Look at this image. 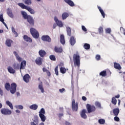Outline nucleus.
<instances>
[{
	"mask_svg": "<svg viewBox=\"0 0 125 125\" xmlns=\"http://www.w3.org/2000/svg\"><path fill=\"white\" fill-rule=\"evenodd\" d=\"M73 62L74 65H76L78 67H80L81 58L79 55V53L74 54L73 55Z\"/></svg>",
	"mask_w": 125,
	"mask_h": 125,
	"instance_id": "obj_1",
	"label": "nucleus"
},
{
	"mask_svg": "<svg viewBox=\"0 0 125 125\" xmlns=\"http://www.w3.org/2000/svg\"><path fill=\"white\" fill-rule=\"evenodd\" d=\"M45 114V110H44V108H42L39 111V117L41 118L42 122H45V120H46V117L44 115Z\"/></svg>",
	"mask_w": 125,
	"mask_h": 125,
	"instance_id": "obj_2",
	"label": "nucleus"
},
{
	"mask_svg": "<svg viewBox=\"0 0 125 125\" xmlns=\"http://www.w3.org/2000/svg\"><path fill=\"white\" fill-rule=\"evenodd\" d=\"M30 33L34 39H39L40 34H39V32H38L36 29L31 28L30 29Z\"/></svg>",
	"mask_w": 125,
	"mask_h": 125,
	"instance_id": "obj_3",
	"label": "nucleus"
},
{
	"mask_svg": "<svg viewBox=\"0 0 125 125\" xmlns=\"http://www.w3.org/2000/svg\"><path fill=\"white\" fill-rule=\"evenodd\" d=\"M17 87V84L16 83H12L10 87V92L12 94H14L16 92V88Z\"/></svg>",
	"mask_w": 125,
	"mask_h": 125,
	"instance_id": "obj_4",
	"label": "nucleus"
},
{
	"mask_svg": "<svg viewBox=\"0 0 125 125\" xmlns=\"http://www.w3.org/2000/svg\"><path fill=\"white\" fill-rule=\"evenodd\" d=\"M1 113L3 115H11L12 111H11V110H9L8 108H2L1 109Z\"/></svg>",
	"mask_w": 125,
	"mask_h": 125,
	"instance_id": "obj_5",
	"label": "nucleus"
},
{
	"mask_svg": "<svg viewBox=\"0 0 125 125\" xmlns=\"http://www.w3.org/2000/svg\"><path fill=\"white\" fill-rule=\"evenodd\" d=\"M72 109L73 112H77L78 111V103H76L75 99L72 100Z\"/></svg>",
	"mask_w": 125,
	"mask_h": 125,
	"instance_id": "obj_6",
	"label": "nucleus"
},
{
	"mask_svg": "<svg viewBox=\"0 0 125 125\" xmlns=\"http://www.w3.org/2000/svg\"><path fill=\"white\" fill-rule=\"evenodd\" d=\"M86 108L87 109V111L89 114L92 112H94V111H95L96 110L95 106H91L89 104H87L86 105Z\"/></svg>",
	"mask_w": 125,
	"mask_h": 125,
	"instance_id": "obj_7",
	"label": "nucleus"
},
{
	"mask_svg": "<svg viewBox=\"0 0 125 125\" xmlns=\"http://www.w3.org/2000/svg\"><path fill=\"white\" fill-rule=\"evenodd\" d=\"M41 40L43 42H51V39L48 35H44L42 36L41 38Z\"/></svg>",
	"mask_w": 125,
	"mask_h": 125,
	"instance_id": "obj_8",
	"label": "nucleus"
},
{
	"mask_svg": "<svg viewBox=\"0 0 125 125\" xmlns=\"http://www.w3.org/2000/svg\"><path fill=\"white\" fill-rule=\"evenodd\" d=\"M26 19L27 20V22H28L31 26H34V25H35L34 19L31 16H28V18Z\"/></svg>",
	"mask_w": 125,
	"mask_h": 125,
	"instance_id": "obj_9",
	"label": "nucleus"
},
{
	"mask_svg": "<svg viewBox=\"0 0 125 125\" xmlns=\"http://www.w3.org/2000/svg\"><path fill=\"white\" fill-rule=\"evenodd\" d=\"M54 20L57 25V26H59V27H63V23H62V21H59L58 19L56 17H54Z\"/></svg>",
	"mask_w": 125,
	"mask_h": 125,
	"instance_id": "obj_10",
	"label": "nucleus"
},
{
	"mask_svg": "<svg viewBox=\"0 0 125 125\" xmlns=\"http://www.w3.org/2000/svg\"><path fill=\"white\" fill-rule=\"evenodd\" d=\"M27 62L26 61H23L21 63V67H20V72L21 73H22L21 71V70H24L25 69V67H26V63Z\"/></svg>",
	"mask_w": 125,
	"mask_h": 125,
	"instance_id": "obj_11",
	"label": "nucleus"
},
{
	"mask_svg": "<svg viewBox=\"0 0 125 125\" xmlns=\"http://www.w3.org/2000/svg\"><path fill=\"white\" fill-rule=\"evenodd\" d=\"M23 80L25 83H29L30 82V75L28 74L25 75L23 77Z\"/></svg>",
	"mask_w": 125,
	"mask_h": 125,
	"instance_id": "obj_12",
	"label": "nucleus"
},
{
	"mask_svg": "<svg viewBox=\"0 0 125 125\" xmlns=\"http://www.w3.org/2000/svg\"><path fill=\"white\" fill-rule=\"evenodd\" d=\"M38 88L41 90L42 93L44 92V89L43 88V85H42V82H41L39 83Z\"/></svg>",
	"mask_w": 125,
	"mask_h": 125,
	"instance_id": "obj_13",
	"label": "nucleus"
},
{
	"mask_svg": "<svg viewBox=\"0 0 125 125\" xmlns=\"http://www.w3.org/2000/svg\"><path fill=\"white\" fill-rule=\"evenodd\" d=\"M12 42H13V41L11 40L7 39L6 40L5 44L7 46H8V47H11V43H12Z\"/></svg>",
	"mask_w": 125,
	"mask_h": 125,
	"instance_id": "obj_14",
	"label": "nucleus"
},
{
	"mask_svg": "<svg viewBox=\"0 0 125 125\" xmlns=\"http://www.w3.org/2000/svg\"><path fill=\"white\" fill-rule=\"evenodd\" d=\"M39 54L41 57H44L46 55V52L43 50H40L39 51Z\"/></svg>",
	"mask_w": 125,
	"mask_h": 125,
	"instance_id": "obj_15",
	"label": "nucleus"
},
{
	"mask_svg": "<svg viewBox=\"0 0 125 125\" xmlns=\"http://www.w3.org/2000/svg\"><path fill=\"white\" fill-rule=\"evenodd\" d=\"M23 39L25 42H32V38L28 37L27 35H24L23 36Z\"/></svg>",
	"mask_w": 125,
	"mask_h": 125,
	"instance_id": "obj_16",
	"label": "nucleus"
},
{
	"mask_svg": "<svg viewBox=\"0 0 125 125\" xmlns=\"http://www.w3.org/2000/svg\"><path fill=\"white\" fill-rule=\"evenodd\" d=\"M85 113H86V110L85 109H83L81 114V116L82 118H83V119H86V118H87V116H86V114H85Z\"/></svg>",
	"mask_w": 125,
	"mask_h": 125,
	"instance_id": "obj_17",
	"label": "nucleus"
},
{
	"mask_svg": "<svg viewBox=\"0 0 125 125\" xmlns=\"http://www.w3.org/2000/svg\"><path fill=\"white\" fill-rule=\"evenodd\" d=\"M42 58L38 57L36 59L35 62L36 64H37V65H42Z\"/></svg>",
	"mask_w": 125,
	"mask_h": 125,
	"instance_id": "obj_18",
	"label": "nucleus"
},
{
	"mask_svg": "<svg viewBox=\"0 0 125 125\" xmlns=\"http://www.w3.org/2000/svg\"><path fill=\"white\" fill-rule=\"evenodd\" d=\"M13 53L14 55L16 56L17 60H18V61H19V62H21V61H22V59L19 57L18 53H17L16 51H14Z\"/></svg>",
	"mask_w": 125,
	"mask_h": 125,
	"instance_id": "obj_19",
	"label": "nucleus"
},
{
	"mask_svg": "<svg viewBox=\"0 0 125 125\" xmlns=\"http://www.w3.org/2000/svg\"><path fill=\"white\" fill-rule=\"evenodd\" d=\"M7 70L10 74H15V70H14L12 67L8 66L7 67Z\"/></svg>",
	"mask_w": 125,
	"mask_h": 125,
	"instance_id": "obj_20",
	"label": "nucleus"
},
{
	"mask_svg": "<svg viewBox=\"0 0 125 125\" xmlns=\"http://www.w3.org/2000/svg\"><path fill=\"white\" fill-rule=\"evenodd\" d=\"M64 1L69 4L70 6H75V3H74V2L71 0H64Z\"/></svg>",
	"mask_w": 125,
	"mask_h": 125,
	"instance_id": "obj_21",
	"label": "nucleus"
},
{
	"mask_svg": "<svg viewBox=\"0 0 125 125\" xmlns=\"http://www.w3.org/2000/svg\"><path fill=\"white\" fill-rule=\"evenodd\" d=\"M54 50L55 51V52H57L58 53H61V52H62V51H63V49H62V47H55L54 48Z\"/></svg>",
	"mask_w": 125,
	"mask_h": 125,
	"instance_id": "obj_22",
	"label": "nucleus"
},
{
	"mask_svg": "<svg viewBox=\"0 0 125 125\" xmlns=\"http://www.w3.org/2000/svg\"><path fill=\"white\" fill-rule=\"evenodd\" d=\"M21 15L22 16L24 19H27L29 18V16H28L27 13L24 11H21Z\"/></svg>",
	"mask_w": 125,
	"mask_h": 125,
	"instance_id": "obj_23",
	"label": "nucleus"
},
{
	"mask_svg": "<svg viewBox=\"0 0 125 125\" xmlns=\"http://www.w3.org/2000/svg\"><path fill=\"white\" fill-rule=\"evenodd\" d=\"M113 113L115 116H117L120 113V109L119 108H115L113 110Z\"/></svg>",
	"mask_w": 125,
	"mask_h": 125,
	"instance_id": "obj_24",
	"label": "nucleus"
},
{
	"mask_svg": "<svg viewBox=\"0 0 125 125\" xmlns=\"http://www.w3.org/2000/svg\"><path fill=\"white\" fill-rule=\"evenodd\" d=\"M70 42L71 45H74L75 43H76V39H75V38L74 37H71L70 39Z\"/></svg>",
	"mask_w": 125,
	"mask_h": 125,
	"instance_id": "obj_25",
	"label": "nucleus"
},
{
	"mask_svg": "<svg viewBox=\"0 0 125 125\" xmlns=\"http://www.w3.org/2000/svg\"><path fill=\"white\" fill-rule=\"evenodd\" d=\"M114 68L115 69H117V70H121V69H122V67L121 66V65L119 63L114 62Z\"/></svg>",
	"mask_w": 125,
	"mask_h": 125,
	"instance_id": "obj_26",
	"label": "nucleus"
},
{
	"mask_svg": "<svg viewBox=\"0 0 125 125\" xmlns=\"http://www.w3.org/2000/svg\"><path fill=\"white\" fill-rule=\"evenodd\" d=\"M7 13L9 17H10L11 18H13V17H14L13 14L12 13V11H11V10L9 8L8 9Z\"/></svg>",
	"mask_w": 125,
	"mask_h": 125,
	"instance_id": "obj_27",
	"label": "nucleus"
},
{
	"mask_svg": "<svg viewBox=\"0 0 125 125\" xmlns=\"http://www.w3.org/2000/svg\"><path fill=\"white\" fill-rule=\"evenodd\" d=\"M60 42L62 44H64L65 43V37L63 35H61L60 37Z\"/></svg>",
	"mask_w": 125,
	"mask_h": 125,
	"instance_id": "obj_28",
	"label": "nucleus"
},
{
	"mask_svg": "<svg viewBox=\"0 0 125 125\" xmlns=\"http://www.w3.org/2000/svg\"><path fill=\"white\" fill-rule=\"evenodd\" d=\"M4 86H5V88L6 90H7L8 91H9V90H10L11 85L9 83H6L5 84Z\"/></svg>",
	"mask_w": 125,
	"mask_h": 125,
	"instance_id": "obj_29",
	"label": "nucleus"
},
{
	"mask_svg": "<svg viewBox=\"0 0 125 125\" xmlns=\"http://www.w3.org/2000/svg\"><path fill=\"white\" fill-rule=\"evenodd\" d=\"M29 108L31 110H37L38 109V104H33L29 106Z\"/></svg>",
	"mask_w": 125,
	"mask_h": 125,
	"instance_id": "obj_30",
	"label": "nucleus"
},
{
	"mask_svg": "<svg viewBox=\"0 0 125 125\" xmlns=\"http://www.w3.org/2000/svg\"><path fill=\"white\" fill-rule=\"evenodd\" d=\"M13 67L15 70H18L20 67V65L18 63H14L13 65Z\"/></svg>",
	"mask_w": 125,
	"mask_h": 125,
	"instance_id": "obj_31",
	"label": "nucleus"
},
{
	"mask_svg": "<svg viewBox=\"0 0 125 125\" xmlns=\"http://www.w3.org/2000/svg\"><path fill=\"white\" fill-rule=\"evenodd\" d=\"M26 10H28L30 13L31 14H35V10L34 9L31 8L30 7H26Z\"/></svg>",
	"mask_w": 125,
	"mask_h": 125,
	"instance_id": "obj_32",
	"label": "nucleus"
},
{
	"mask_svg": "<svg viewBox=\"0 0 125 125\" xmlns=\"http://www.w3.org/2000/svg\"><path fill=\"white\" fill-rule=\"evenodd\" d=\"M98 8L100 11V13H101L103 18H105V13L104 12V11H103L101 7L99 6L98 7Z\"/></svg>",
	"mask_w": 125,
	"mask_h": 125,
	"instance_id": "obj_33",
	"label": "nucleus"
},
{
	"mask_svg": "<svg viewBox=\"0 0 125 125\" xmlns=\"http://www.w3.org/2000/svg\"><path fill=\"white\" fill-rule=\"evenodd\" d=\"M69 17V14L68 13H63L62 15V18L63 20L66 19L67 17Z\"/></svg>",
	"mask_w": 125,
	"mask_h": 125,
	"instance_id": "obj_34",
	"label": "nucleus"
},
{
	"mask_svg": "<svg viewBox=\"0 0 125 125\" xmlns=\"http://www.w3.org/2000/svg\"><path fill=\"white\" fill-rule=\"evenodd\" d=\"M66 31H67L68 36H69V37H71V35H72L71 28L69 27H66Z\"/></svg>",
	"mask_w": 125,
	"mask_h": 125,
	"instance_id": "obj_35",
	"label": "nucleus"
},
{
	"mask_svg": "<svg viewBox=\"0 0 125 125\" xmlns=\"http://www.w3.org/2000/svg\"><path fill=\"white\" fill-rule=\"evenodd\" d=\"M6 104L8 106L10 107V108H11V109H12V110H13V105L10 102H9V101H7Z\"/></svg>",
	"mask_w": 125,
	"mask_h": 125,
	"instance_id": "obj_36",
	"label": "nucleus"
},
{
	"mask_svg": "<svg viewBox=\"0 0 125 125\" xmlns=\"http://www.w3.org/2000/svg\"><path fill=\"white\" fill-rule=\"evenodd\" d=\"M18 4L19 6H20V7H21V8H23L24 9H26L27 7H28V6L25 5L24 4L22 3H19Z\"/></svg>",
	"mask_w": 125,
	"mask_h": 125,
	"instance_id": "obj_37",
	"label": "nucleus"
},
{
	"mask_svg": "<svg viewBox=\"0 0 125 125\" xmlns=\"http://www.w3.org/2000/svg\"><path fill=\"white\" fill-rule=\"evenodd\" d=\"M100 76H102V77H105V76H107V72L105 70L102 71L100 73Z\"/></svg>",
	"mask_w": 125,
	"mask_h": 125,
	"instance_id": "obj_38",
	"label": "nucleus"
},
{
	"mask_svg": "<svg viewBox=\"0 0 125 125\" xmlns=\"http://www.w3.org/2000/svg\"><path fill=\"white\" fill-rule=\"evenodd\" d=\"M12 32L13 33V34H14V35H16V37H18V33H17V32L15 31V28H14L13 27H12Z\"/></svg>",
	"mask_w": 125,
	"mask_h": 125,
	"instance_id": "obj_39",
	"label": "nucleus"
},
{
	"mask_svg": "<svg viewBox=\"0 0 125 125\" xmlns=\"http://www.w3.org/2000/svg\"><path fill=\"white\" fill-rule=\"evenodd\" d=\"M84 48L85 49H89L90 48V45L88 43H85L83 45Z\"/></svg>",
	"mask_w": 125,
	"mask_h": 125,
	"instance_id": "obj_40",
	"label": "nucleus"
},
{
	"mask_svg": "<svg viewBox=\"0 0 125 125\" xmlns=\"http://www.w3.org/2000/svg\"><path fill=\"white\" fill-rule=\"evenodd\" d=\"M60 72L62 73V74H65V73L66 72V68L64 67H61Z\"/></svg>",
	"mask_w": 125,
	"mask_h": 125,
	"instance_id": "obj_41",
	"label": "nucleus"
},
{
	"mask_svg": "<svg viewBox=\"0 0 125 125\" xmlns=\"http://www.w3.org/2000/svg\"><path fill=\"white\" fill-rule=\"evenodd\" d=\"M111 102H112V104H114V105H116L117 104V99H116V98L113 97L112 98Z\"/></svg>",
	"mask_w": 125,
	"mask_h": 125,
	"instance_id": "obj_42",
	"label": "nucleus"
},
{
	"mask_svg": "<svg viewBox=\"0 0 125 125\" xmlns=\"http://www.w3.org/2000/svg\"><path fill=\"white\" fill-rule=\"evenodd\" d=\"M16 109H20V110H23V105H15Z\"/></svg>",
	"mask_w": 125,
	"mask_h": 125,
	"instance_id": "obj_43",
	"label": "nucleus"
},
{
	"mask_svg": "<svg viewBox=\"0 0 125 125\" xmlns=\"http://www.w3.org/2000/svg\"><path fill=\"white\" fill-rule=\"evenodd\" d=\"M24 3L25 4H28V5H31V4H32V1L31 0H25L24 1Z\"/></svg>",
	"mask_w": 125,
	"mask_h": 125,
	"instance_id": "obj_44",
	"label": "nucleus"
},
{
	"mask_svg": "<svg viewBox=\"0 0 125 125\" xmlns=\"http://www.w3.org/2000/svg\"><path fill=\"white\" fill-rule=\"evenodd\" d=\"M95 106H96V107H98V108L101 109V104H100V103L98 102H96L95 103Z\"/></svg>",
	"mask_w": 125,
	"mask_h": 125,
	"instance_id": "obj_45",
	"label": "nucleus"
},
{
	"mask_svg": "<svg viewBox=\"0 0 125 125\" xmlns=\"http://www.w3.org/2000/svg\"><path fill=\"white\" fill-rule=\"evenodd\" d=\"M49 58L52 61H55V60H56V58H55V56H54L53 55H50V57H49Z\"/></svg>",
	"mask_w": 125,
	"mask_h": 125,
	"instance_id": "obj_46",
	"label": "nucleus"
},
{
	"mask_svg": "<svg viewBox=\"0 0 125 125\" xmlns=\"http://www.w3.org/2000/svg\"><path fill=\"white\" fill-rule=\"evenodd\" d=\"M99 123L100 125H104L105 124V120L104 119H99Z\"/></svg>",
	"mask_w": 125,
	"mask_h": 125,
	"instance_id": "obj_47",
	"label": "nucleus"
},
{
	"mask_svg": "<svg viewBox=\"0 0 125 125\" xmlns=\"http://www.w3.org/2000/svg\"><path fill=\"white\" fill-rule=\"evenodd\" d=\"M0 21L2 22V23L4 22V19H3V15L2 14L0 15Z\"/></svg>",
	"mask_w": 125,
	"mask_h": 125,
	"instance_id": "obj_48",
	"label": "nucleus"
},
{
	"mask_svg": "<svg viewBox=\"0 0 125 125\" xmlns=\"http://www.w3.org/2000/svg\"><path fill=\"white\" fill-rule=\"evenodd\" d=\"M99 34H102L103 33V27H100L98 29Z\"/></svg>",
	"mask_w": 125,
	"mask_h": 125,
	"instance_id": "obj_49",
	"label": "nucleus"
},
{
	"mask_svg": "<svg viewBox=\"0 0 125 125\" xmlns=\"http://www.w3.org/2000/svg\"><path fill=\"white\" fill-rule=\"evenodd\" d=\"M55 74L56 76H58V66H56L55 68Z\"/></svg>",
	"mask_w": 125,
	"mask_h": 125,
	"instance_id": "obj_50",
	"label": "nucleus"
},
{
	"mask_svg": "<svg viewBox=\"0 0 125 125\" xmlns=\"http://www.w3.org/2000/svg\"><path fill=\"white\" fill-rule=\"evenodd\" d=\"M114 120L115 121V122H120V118L117 116H115L114 118Z\"/></svg>",
	"mask_w": 125,
	"mask_h": 125,
	"instance_id": "obj_51",
	"label": "nucleus"
},
{
	"mask_svg": "<svg viewBox=\"0 0 125 125\" xmlns=\"http://www.w3.org/2000/svg\"><path fill=\"white\" fill-rule=\"evenodd\" d=\"M106 33H107V34H110L111 33V29L110 28H107L105 29Z\"/></svg>",
	"mask_w": 125,
	"mask_h": 125,
	"instance_id": "obj_52",
	"label": "nucleus"
},
{
	"mask_svg": "<svg viewBox=\"0 0 125 125\" xmlns=\"http://www.w3.org/2000/svg\"><path fill=\"white\" fill-rule=\"evenodd\" d=\"M82 28L83 31L84 32H86L87 30H86V28H85V27L83 25L82 26Z\"/></svg>",
	"mask_w": 125,
	"mask_h": 125,
	"instance_id": "obj_53",
	"label": "nucleus"
},
{
	"mask_svg": "<svg viewBox=\"0 0 125 125\" xmlns=\"http://www.w3.org/2000/svg\"><path fill=\"white\" fill-rule=\"evenodd\" d=\"M59 91L61 92V93H63V91H65V89L63 88L62 89H60Z\"/></svg>",
	"mask_w": 125,
	"mask_h": 125,
	"instance_id": "obj_54",
	"label": "nucleus"
},
{
	"mask_svg": "<svg viewBox=\"0 0 125 125\" xmlns=\"http://www.w3.org/2000/svg\"><path fill=\"white\" fill-rule=\"evenodd\" d=\"M33 123H35L36 125H39V120L36 119L34 120Z\"/></svg>",
	"mask_w": 125,
	"mask_h": 125,
	"instance_id": "obj_55",
	"label": "nucleus"
},
{
	"mask_svg": "<svg viewBox=\"0 0 125 125\" xmlns=\"http://www.w3.org/2000/svg\"><path fill=\"white\" fill-rule=\"evenodd\" d=\"M96 59L97 60H100V55H96Z\"/></svg>",
	"mask_w": 125,
	"mask_h": 125,
	"instance_id": "obj_56",
	"label": "nucleus"
},
{
	"mask_svg": "<svg viewBox=\"0 0 125 125\" xmlns=\"http://www.w3.org/2000/svg\"><path fill=\"white\" fill-rule=\"evenodd\" d=\"M0 94L1 96H2L3 95V91L2 90H1V88H0Z\"/></svg>",
	"mask_w": 125,
	"mask_h": 125,
	"instance_id": "obj_57",
	"label": "nucleus"
},
{
	"mask_svg": "<svg viewBox=\"0 0 125 125\" xmlns=\"http://www.w3.org/2000/svg\"><path fill=\"white\" fill-rule=\"evenodd\" d=\"M65 125H72V124H71L70 122L68 121H65Z\"/></svg>",
	"mask_w": 125,
	"mask_h": 125,
	"instance_id": "obj_58",
	"label": "nucleus"
},
{
	"mask_svg": "<svg viewBox=\"0 0 125 125\" xmlns=\"http://www.w3.org/2000/svg\"><path fill=\"white\" fill-rule=\"evenodd\" d=\"M123 30V34H124V35H125V29H124V28H123V27H121V28H120V30Z\"/></svg>",
	"mask_w": 125,
	"mask_h": 125,
	"instance_id": "obj_59",
	"label": "nucleus"
},
{
	"mask_svg": "<svg viewBox=\"0 0 125 125\" xmlns=\"http://www.w3.org/2000/svg\"><path fill=\"white\" fill-rule=\"evenodd\" d=\"M47 76H48L49 77L50 76L51 74H50V72H49V71H47V72H46Z\"/></svg>",
	"mask_w": 125,
	"mask_h": 125,
	"instance_id": "obj_60",
	"label": "nucleus"
},
{
	"mask_svg": "<svg viewBox=\"0 0 125 125\" xmlns=\"http://www.w3.org/2000/svg\"><path fill=\"white\" fill-rule=\"evenodd\" d=\"M82 99L84 101H86V97L83 96L82 97Z\"/></svg>",
	"mask_w": 125,
	"mask_h": 125,
	"instance_id": "obj_61",
	"label": "nucleus"
},
{
	"mask_svg": "<svg viewBox=\"0 0 125 125\" xmlns=\"http://www.w3.org/2000/svg\"><path fill=\"white\" fill-rule=\"evenodd\" d=\"M2 23H3V25H4V26L6 27V28L7 29H8V27H7V25H6V23H5V22H4V21H3Z\"/></svg>",
	"mask_w": 125,
	"mask_h": 125,
	"instance_id": "obj_62",
	"label": "nucleus"
},
{
	"mask_svg": "<svg viewBox=\"0 0 125 125\" xmlns=\"http://www.w3.org/2000/svg\"><path fill=\"white\" fill-rule=\"evenodd\" d=\"M42 71H43V72H47V71H48V70H46V68L43 67V68H42Z\"/></svg>",
	"mask_w": 125,
	"mask_h": 125,
	"instance_id": "obj_63",
	"label": "nucleus"
},
{
	"mask_svg": "<svg viewBox=\"0 0 125 125\" xmlns=\"http://www.w3.org/2000/svg\"><path fill=\"white\" fill-rule=\"evenodd\" d=\"M30 125H37V124H35L34 122H31Z\"/></svg>",
	"mask_w": 125,
	"mask_h": 125,
	"instance_id": "obj_64",
	"label": "nucleus"
}]
</instances>
